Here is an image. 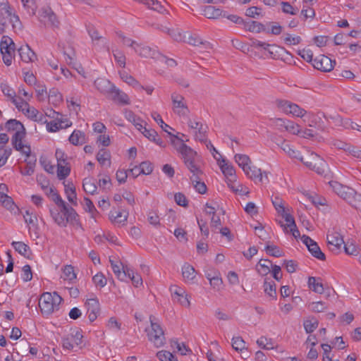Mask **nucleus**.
Masks as SVG:
<instances>
[{
	"label": "nucleus",
	"instance_id": "obj_52",
	"mask_svg": "<svg viewBox=\"0 0 361 361\" xmlns=\"http://www.w3.org/2000/svg\"><path fill=\"white\" fill-rule=\"evenodd\" d=\"M71 173L70 164H57V177L59 180H63L69 176Z\"/></svg>",
	"mask_w": 361,
	"mask_h": 361
},
{
	"label": "nucleus",
	"instance_id": "obj_62",
	"mask_svg": "<svg viewBox=\"0 0 361 361\" xmlns=\"http://www.w3.org/2000/svg\"><path fill=\"white\" fill-rule=\"evenodd\" d=\"M170 343L172 348L176 347L177 351L183 355H186L189 351H190L184 343H179L177 340H171Z\"/></svg>",
	"mask_w": 361,
	"mask_h": 361
},
{
	"label": "nucleus",
	"instance_id": "obj_17",
	"mask_svg": "<svg viewBox=\"0 0 361 361\" xmlns=\"http://www.w3.org/2000/svg\"><path fill=\"white\" fill-rule=\"evenodd\" d=\"M247 176L254 180L256 183H267L268 180L267 173L262 171V170L255 166H250L247 171H244Z\"/></svg>",
	"mask_w": 361,
	"mask_h": 361
},
{
	"label": "nucleus",
	"instance_id": "obj_18",
	"mask_svg": "<svg viewBox=\"0 0 361 361\" xmlns=\"http://www.w3.org/2000/svg\"><path fill=\"white\" fill-rule=\"evenodd\" d=\"M335 63L336 62L328 56L320 55L314 59L312 65L319 71L329 72L334 68Z\"/></svg>",
	"mask_w": 361,
	"mask_h": 361
},
{
	"label": "nucleus",
	"instance_id": "obj_22",
	"mask_svg": "<svg viewBox=\"0 0 361 361\" xmlns=\"http://www.w3.org/2000/svg\"><path fill=\"white\" fill-rule=\"evenodd\" d=\"M94 87L102 94L106 95L107 97L114 89L115 86L107 79L98 78L94 82Z\"/></svg>",
	"mask_w": 361,
	"mask_h": 361
},
{
	"label": "nucleus",
	"instance_id": "obj_3",
	"mask_svg": "<svg viewBox=\"0 0 361 361\" xmlns=\"http://www.w3.org/2000/svg\"><path fill=\"white\" fill-rule=\"evenodd\" d=\"M20 21L18 16L11 8L7 0H0V32L7 30H15L20 27Z\"/></svg>",
	"mask_w": 361,
	"mask_h": 361
},
{
	"label": "nucleus",
	"instance_id": "obj_31",
	"mask_svg": "<svg viewBox=\"0 0 361 361\" xmlns=\"http://www.w3.org/2000/svg\"><path fill=\"white\" fill-rule=\"evenodd\" d=\"M182 276L186 283H193L196 278L195 268L189 264H185L182 267Z\"/></svg>",
	"mask_w": 361,
	"mask_h": 361
},
{
	"label": "nucleus",
	"instance_id": "obj_58",
	"mask_svg": "<svg viewBox=\"0 0 361 361\" xmlns=\"http://www.w3.org/2000/svg\"><path fill=\"white\" fill-rule=\"evenodd\" d=\"M257 343L259 347L263 349L271 350L274 348V344L272 340L264 336H261L259 338H258Z\"/></svg>",
	"mask_w": 361,
	"mask_h": 361
},
{
	"label": "nucleus",
	"instance_id": "obj_26",
	"mask_svg": "<svg viewBox=\"0 0 361 361\" xmlns=\"http://www.w3.org/2000/svg\"><path fill=\"white\" fill-rule=\"evenodd\" d=\"M219 165L222 173L226 178V183L235 180V171L233 166L228 164L225 159H222Z\"/></svg>",
	"mask_w": 361,
	"mask_h": 361
},
{
	"label": "nucleus",
	"instance_id": "obj_47",
	"mask_svg": "<svg viewBox=\"0 0 361 361\" xmlns=\"http://www.w3.org/2000/svg\"><path fill=\"white\" fill-rule=\"evenodd\" d=\"M63 101L61 93L56 88H52L49 92V102L54 106L59 105Z\"/></svg>",
	"mask_w": 361,
	"mask_h": 361
},
{
	"label": "nucleus",
	"instance_id": "obj_30",
	"mask_svg": "<svg viewBox=\"0 0 361 361\" xmlns=\"http://www.w3.org/2000/svg\"><path fill=\"white\" fill-rule=\"evenodd\" d=\"M192 176L190 179L194 188L200 194H204L207 191V186L204 183L200 181V176L202 174V171L199 169V173H191Z\"/></svg>",
	"mask_w": 361,
	"mask_h": 361
},
{
	"label": "nucleus",
	"instance_id": "obj_23",
	"mask_svg": "<svg viewBox=\"0 0 361 361\" xmlns=\"http://www.w3.org/2000/svg\"><path fill=\"white\" fill-rule=\"evenodd\" d=\"M134 50L137 54H139L142 57L152 58L157 61L161 54L157 50L153 49L148 46H141L139 44H136V47H134Z\"/></svg>",
	"mask_w": 361,
	"mask_h": 361
},
{
	"label": "nucleus",
	"instance_id": "obj_50",
	"mask_svg": "<svg viewBox=\"0 0 361 361\" xmlns=\"http://www.w3.org/2000/svg\"><path fill=\"white\" fill-rule=\"evenodd\" d=\"M302 119L304 123L307 124L310 127H314L317 123V116L314 113L307 111L305 110V114L302 116H300Z\"/></svg>",
	"mask_w": 361,
	"mask_h": 361
},
{
	"label": "nucleus",
	"instance_id": "obj_9",
	"mask_svg": "<svg viewBox=\"0 0 361 361\" xmlns=\"http://www.w3.org/2000/svg\"><path fill=\"white\" fill-rule=\"evenodd\" d=\"M171 99L173 112L180 117H187L190 110L185 97L174 92L171 95Z\"/></svg>",
	"mask_w": 361,
	"mask_h": 361
},
{
	"label": "nucleus",
	"instance_id": "obj_8",
	"mask_svg": "<svg viewBox=\"0 0 361 361\" xmlns=\"http://www.w3.org/2000/svg\"><path fill=\"white\" fill-rule=\"evenodd\" d=\"M329 185L336 194L348 201L352 206L356 208L357 207V205L353 202V199L354 195H355L359 200H361V196L357 195L352 188L343 185L337 181H330L329 182Z\"/></svg>",
	"mask_w": 361,
	"mask_h": 361
},
{
	"label": "nucleus",
	"instance_id": "obj_1",
	"mask_svg": "<svg viewBox=\"0 0 361 361\" xmlns=\"http://www.w3.org/2000/svg\"><path fill=\"white\" fill-rule=\"evenodd\" d=\"M52 201L60 208L57 209H50V215L54 221L61 227H66L67 223L77 220L78 214L74 209L69 207L59 194H54Z\"/></svg>",
	"mask_w": 361,
	"mask_h": 361
},
{
	"label": "nucleus",
	"instance_id": "obj_12",
	"mask_svg": "<svg viewBox=\"0 0 361 361\" xmlns=\"http://www.w3.org/2000/svg\"><path fill=\"white\" fill-rule=\"evenodd\" d=\"M190 132L193 134L195 139L200 142H207V126L197 119L190 118L188 121Z\"/></svg>",
	"mask_w": 361,
	"mask_h": 361
},
{
	"label": "nucleus",
	"instance_id": "obj_21",
	"mask_svg": "<svg viewBox=\"0 0 361 361\" xmlns=\"http://www.w3.org/2000/svg\"><path fill=\"white\" fill-rule=\"evenodd\" d=\"M327 242L330 250L333 252H338L344 244L341 235L337 231H332L327 234Z\"/></svg>",
	"mask_w": 361,
	"mask_h": 361
},
{
	"label": "nucleus",
	"instance_id": "obj_60",
	"mask_svg": "<svg viewBox=\"0 0 361 361\" xmlns=\"http://www.w3.org/2000/svg\"><path fill=\"white\" fill-rule=\"evenodd\" d=\"M24 8L30 16L35 14L37 6L34 0H21Z\"/></svg>",
	"mask_w": 361,
	"mask_h": 361
},
{
	"label": "nucleus",
	"instance_id": "obj_61",
	"mask_svg": "<svg viewBox=\"0 0 361 361\" xmlns=\"http://www.w3.org/2000/svg\"><path fill=\"white\" fill-rule=\"evenodd\" d=\"M157 357L160 361H178L177 358L167 350H160L157 352Z\"/></svg>",
	"mask_w": 361,
	"mask_h": 361
},
{
	"label": "nucleus",
	"instance_id": "obj_25",
	"mask_svg": "<svg viewBox=\"0 0 361 361\" xmlns=\"http://www.w3.org/2000/svg\"><path fill=\"white\" fill-rule=\"evenodd\" d=\"M173 296L175 299H177L178 302L184 307H189L190 305L188 294L185 290L180 287L174 286L171 288Z\"/></svg>",
	"mask_w": 361,
	"mask_h": 361
},
{
	"label": "nucleus",
	"instance_id": "obj_20",
	"mask_svg": "<svg viewBox=\"0 0 361 361\" xmlns=\"http://www.w3.org/2000/svg\"><path fill=\"white\" fill-rule=\"evenodd\" d=\"M85 306L87 309L88 318L90 322H94L99 314V302L97 297L88 298L86 300Z\"/></svg>",
	"mask_w": 361,
	"mask_h": 361
},
{
	"label": "nucleus",
	"instance_id": "obj_48",
	"mask_svg": "<svg viewBox=\"0 0 361 361\" xmlns=\"http://www.w3.org/2000/svg\"><path fill=\"white\" fill-rule=\"evenodd\" d=\"M251 46L255 48H261L265 51H267L270 54H273L274 51L272 49L276 47L274 44H270L255 39H251Z\"/></svg>",
	"mask_w": 361,
	"mask_h": 361
},
{
	"label": "nucleus",
	"instance_id": "obj_7",
	"mask_svg": "<svg viewBox=\"0 0 361 361\" xmlns=\"http://www.w3.org/2000/svg\"><path fill=\"white\" fill-rule=\"evenodd\" d=\"M307 167L316 171L318 174H324L326 164L325 161L319 155L314 153H310L306 157H300L298 158Z\"/></svg>",
	"mask_w": 361,
	"mask_h": 361
},
{
	"label": "nucleus",
	"instance_id": "obj_39",
	"mask_svg": "<svg viewBox=\"0 0 361 361\" xmlns=\"http://www.w3.org/2000/svg\"><path fill=\"white\" fill-rule=\"evenodd\" d=\"M68 140L73 145H81L85 142V134L79 130H75Z\"/></svg>",
	"mask_w": 361,
	"mask_h": 361
},
{
	"label": "nucleus",
	"instance_id": "obj_14",
	"mask_svg": "<svg viewBox=\"0 0 361 361\" xmlns=\"http://www.w3.org/2000/svg\"><path fill=\"white\" fill-rule=\"evenodd\" d=\"M180 155L185 165L191 173H199L200 168L195 161L197 155L196 152L187 145L183 152L180 153Z\"/></svg>",
	"mask_w": 361,
	"mask_h": 361
},
{
	"label": "nucleus",
	"instance_id": "obj_40",
	"mask_svg": "<svg viewBox=\"0 0 361 361\" xmlns=\"http://www.w3.org/2000/svg\"><path fill=\"white\" fill-rule=\"evenodd\" d=\"M264 291L265 294L270 298L271 300H276V284L273 281H268L265 279L264 282Z\"/></svg>",
	"mask_w": 361,
	"mask_h": 361
},
{
	"label": "nucleus",
	"instance_id": "obj_57",
	"mask_svg": "<svg viewBox=\"0 0 361 361\" xmlns=\"http://www.w3.org/2000/svg\"><path fill=\"white\" fill-rule=\"evenodd\" d=\"M152 118L158 123V125L160 126V127L166 132L169 135H172L169 131V129H172L171 126H169L168 124L165 123L161 118L159 114L157 112H152L151 114Z\"/></svg>",
	"mask_w": 361,
	"mask_h": 361
},
{
	"label": "nucleus",
	"instance_id": "obj_5",
	"mask_svg": "<svg viewBox=\"0 0 361 361\" xmlns=\"http://www.w3.org/2000/svg\"><path fill=\"white\" fill-rule=\"evenodd\" d=\"M61 301L62 298L57 293H44L41 295L39 306L42 314L49 315L59 310Z\"/></svg>",
	"mask_w": 361,
	"mask_h": 361
},
{
	"label": "nucleus",
	"instance_id": "obj_43",
	"mask_svg": "<svg viewBox=\"0 0 361 361\" xmlns=\"http://www.w3.org/2000/svg\"><path fill=\"white\" fill-rule=\"evenodd\" d=\"M203 15L209 19H216L221 16L222 11L212 6H207L203 9Z\"/></svg>",
	"mask_w": 361,
	"mask_h": 361
},
{
	"label": "nucleus",
	"instance_id": "obj_41",
	"mask_svg": "<svg viewBox=\"0 0 361 361\" xmlns=\"http://www.w3.org/2000/svg\"><path fill=\"white\" fill-rule=\"evenodd\" d=\"M235 161L243 171H247L251 165V160L246 154H236L235 155Z\"/></svg>",
	"mask_w": 361,
	"mask_h": 361
},
{
	"label": "nucleus",
	"instance_id": "obj_45",
	"mask_svg": "<svg viewBox=\"0 0 361 361\" xmlns=\"http://www.w3.org/2000/svg\"><path fill=\"white\" fill-rule=\"evenodd\" d=\"M280 148L290 157L291 158H299V152L294 149L288 142L283 140L281 143L277 144Z\"/></svg>",
	"mask_w": 361,
	"mask_h": 361
},
{
	"label": "nucleus",
	"instance_id": "obj_32",
	"mask_svg": "<svg viewBox=\"0 0 361 361\" xmlns=\"http://www.w3.org/2000/svg\"><path fill=\"white\" fill-rule=\"evenodd\" d=\"M27 111V116L35 121L39 123H47L46 116L40 113L34 107H30L27 104V106L25 107V110Z\"/></svg>",
	"mask_w": 361,
	"mask_h": 361
},
{
	"label": "nucleus",
	"instance_id": "obj_54",
	"mask_svg": "<svg viewBox=\"0 0 361 361\" xmlns=\"http://www.w3.org/2000/svg\"><path fill=\"white\" fill-rule=\"evenodd\" d=\"M171 144L174 149L180 154L187 145H185L183 142V140L179 138L177 135H171Z\"/></svg>",
	"mask_w": 361,
	"mask_h": 361
},
{
	"label": "nucleus",
	"instance_id": "obj_16",
	"mask_svg": "<svg viewBox=\"0 0 361 361\" xmlns=\"http://www.w3.org/2000/svg\"><path fill=\"white\" fill-rule=\"evenodd\" d=\"M82 335L80 331H73L62 339L63 348L67 350H73L75 346L82 343Z\"/></svg>",
	"mask_w": 361,
	"mask_h": 361
},
{
	"label": "nucleus",
	"instance_id": "obj_46",
	"mask_svg": "<svg viewBox=\"0 0 361 361\" xmlns=\"http://www.w3.org/2000/svg\"><path fill=\"white\" fill-rule=\"evenodd\" d=\"M126 279L129 278L135 287H139L142 285V279L140 275L135 273L133 269L129 268L126 269Z\"/></svg>",
	"mask_w": 361,
	"mask_h": 361
},
{
	"label": "nucleus",
	"instance_id": "obj_33",
	"mask_svg": "<svg viewBox=\"0 0 361 361\" xmlns=\"http://www.w3.org/2000/svg\"><path fill=\"white\" fill-rule=\"evenodd\" d=\"M65 193L68 200L73 205L77 204V195L75 192V188L73 183L68 182L64 183Z\"/></svg>",
	"mask_w": 361,
	"mask_h": 361
},
{
	"label": "nucleus",
	"instance_id": "obj_35",
	"mask_svg": "<svg viewBox=\"0 0 361 361\" xmlns=\"http://www.w3.org/2000/svg\"><path fill=\"white\" fill-rule=\"evenodd\" d=\"M12 245L15 250L26 258H30L32 252L30 247L21 241H13Z\"/></svg>",
	"mask_w": 361,
	"mask_h": 361
},
{
	"label": "nucleus",
	"instance_id": "obj_36",
	"mask_svg": "<svg viewBox=\"0 0 361 361\" xmlns=\"http://www.w3.org/2000/svg\"><path fill=\"white\" fill-rule=\"evenodd\" d=\"M308 287L312 290L319 294H322L324 290L323 284L322 283V279L320 278H316L314 276L309 277Z\"/></svg>",
	"mask_w": 361,
	"mask_h": 361
},
{
	"label": "nucleus",
	"instance_id": "obj_44",
	"mask_svg": "<svg viewBox=\"0 0 361 361\" xmlns=\"http://www.w3.org/2000/svg\"><path fill=\"white\" fill-rule=\"evenodd\" d=\"M271 262L268 259H261L256 266L257 272L262 276H267L271 271Z\"/></svg>",
	"mask_w": 361,
	"mask_h": 361
},
{
	"label": "nucleus",
	"instance_id": "obj_24",
	"mask_svg": "<svg viewBox=\"0 0 361 361\" xmlns=\"http://www.w3.org/2000/svg\"><path fill=\"white\" fill-rule=\"evenodd\" d=\"M45 123L49 132H56L60 129L66 128L71 126V122L63 117L59 118V120L54 119L50 122L47 121Z\"/></svg>",
	"mask_w": 361,
	"mask_h": 361
},
{
	"label": "nucleus",
	"instance_id": "obj_2",
	"mask_svg": "<svg viewBox=\"0 0 361 361\" xmlns=\"http://www.w3.org/2000/svg\"><path fill=\"white\" fill-rule=\"evenodd\" d=\"M5 128L8 131H13L11 142L13 147L25 155L26 158L29 157L31 153L30 145L23 142L25 136V130L23 125L15 119H11L6 122Z\"/></svg>",
	"mask_w": 361,
	"mask_h": 361
},
{
	"label": "nucleus",
	"instance_id": "obj_63",
	"mask_svg": "<svg viewBox=\"0 0 361 361\" xmlns=\"http://www.w3.org/2000/svg\"><path fill=\"white\" fill-rule=\"evenodd\" d=\"M113 55L117 65L120 67L124 68L126 66V60L124 54L116 49L113 51Z\"/></svg>",
	"mask_w": 361,
	"mask_h": 361
},
{
	"label": "nucleus",
	"instance_id": "obj_11",
	"mask_svg": "<svg viewBox=\"0 0 361 361\" xmlns=\"http://www.w3.org/2000/svg\"><path fill=\"white\" fill-rule=\"evenodd\" d=\"M39 20L46 27L52 29L58 28L60 25L56 15L49 6H44L41 8L39 14Z\"/></svg>",
	"mask_w": 361,
	"mask_h": 361
},
{
	"label": "nucleus",
	"instance_id": "obj_10",
	"mask_svg": "<svg viewBox=\"0 0 361 361\" xmlns=\"http://www.w3.org/2000/svg\"><path fill=\"white\" fill-rule=\"evenodd\" d=\"M279 215L281 216L282 219L278 220V223L283 228L284 233H291L295 238L300 237V231L297 228L295 219L293 216L290 214L289 209Z\"/></svg>",
	"mask_w": 361,
	"mask_h": 361
},
{
	"label": "nucleus",
	"instance_id": "obj_49",
	"mask_svg": "<svg viewBox=\"0 0 361 361\" xmlns=\"http://www.w3.org/2000/svg\"><path fill=\"white\" fill-rule=\"evenodd\" d=\"M140 2L147 6L148 8L157 11L159 13H162L165 11V8L161 4V2L158 0H141Z\"/></svg>",
	"mask_w": 361,
	"mask_h": 361
},
{
	"label": "nucleus",
	"instance_id": "obj_42",
	"mask_svg": "<svg viewBox=\"0 0 361 361\" xmlns=\"http://www.w3.org/2000/svg\"><path fill=\"white\" fill-rule=\"evenodd\" d=\"M97 160L103 166H110L111 165V154L110 152L105 149H100L97 154Z\"/></svg>",
	"mask_w": 361,
	"mask_h": 361
},
{
	"label": "nucleus",
	"instance_id": "obj_55",
	"mask_svg": "<svg viewBox=\"0 0 361 361\" xmlns=\"http://www.w3.org/2000/svg\"><path fill=\"white\" fill-rule=\"evenodd\" d=\"M209 285L211 288L216 292H220L223 290L224 282L221 278V276H216L214 278H212L211 280L209 281Z\"/></svg>",
	"mask_w": 361,
	"mask_h": 361
},
{
	"label": "nucleus",
	"instance_id": "obj_38",
	"mask_svg": "<svg viewBox=\"0 0 361 361\" xmlns=\"http://www.w3.org/2000/svg\"><path fill=\"white\" fill-rule=\"evenodd\" d=\"M128 214L121 211H111L110 212V219L114 224H121L127 221Z\"/></svg>",
	"mask_w": 361,
	"mask_h": 361
},
{
	"label": "nucleus",
	"instance_id": "obj_34",
	"mask_svg": "<svg viewBox=\"0 0 361 361\" xmlns=\"http://www.w3.org/2000/svg\"><path fill=\"white\" fill-rule=\"evenodd\" d=\"M109 262L111 265V268L113 269L114 273L117 276V278L121 281H126V269L129 268L128 266H124L121 264V266L117 263L113 261L112 259H109Z\"/></svg>",
	"mask_w": 361,
	"mask_h": 361
},
{
	"label": "nucleus",
	"instance_id": "obj_53",
	"mask_svg": "<svg viewBox=\"0 0 361 361\" xmlns=\"http://www.w3.org/2000/svg\"><path fill=\"white\" fill-rule=\"evenodd\" d=\"M82 186L84 190L90 194H94L97 192V187L94 180L92 178H85L83 180Z\"/></svg>",
	"mask_w": 361,
	"mask_h": 361
},
{
	"label": "nucleus",
	"instance_id": "obj_29",
	"mask_svg": "<svg viewBox=\"0 0 361 361\" xmlns=\"http://www.w3.org/2000/svg\"><path fill=\"white\" fill-rule=\"evenodd\" d=\"M108 97L121 104H128L130 103L128 96L125 92L117 89L116 87L113 89V91Z\"/></svg>",
	"mask_w": 361,
	"mask_h": 361
},
{
	"label": "nucleus",
	"instance_id": "obj_15",
	"mask_svg": "<svg viewBox=\"0 0 361 361\" xmlns=\"http://www.w3.org/2000/svg\"><path fill=\"white\" fill-rule=\"evenodd\" d=\"M277 106L286 114H291L293 116H302L305 114V109L287 100L277 101Z\"/></svg>",
	"mask_w": 361,
	"mask_h": 361
},
{
	"label": "nucleus",
	"instance_id": "obj_56",
	"mask_svg": "<svg viewBox=\"0 0 361 361\" xmlns=\"http://www.w3.org/2000/svg\"><path fill=\"white\" fill-rule=\"evenodd\" d=\"M272 204L279 214L288 209L285 207V202L279 197H274L271 200Z\"/></svg>",
	"mask_w": 361,
	"mask_h": 361
},
{
	"label": "nucleus",
	"instance_id": "obj_37",
	"mask_svg": "<svg viewBox=\"0 0 361 361\" xmlns=\"http://www.w3.org/2000/svg\"><path fill=\"white\" fill-rule=\"evenodd\" d=\"M228 186L236 194L240 195H247L250 193L249 189L245 185L240 184L235 180L228 182Z\"/></svg>",
	"mask_w": 361,
	"mask_h": 361
},
{
	"label": "nucleus",
	"instance_id": "obj_6",
	"mask_svg": "<svg viewBox=\"0 0 361 361\" xmlns=\"http://www.w3.org/2000/svg\"><path fill=\"white\" fill-rule=\"evenodd\" d=\"M16 45L8 36H3L0 42V51L3 61L6 66H11L15 56Z\"/></svg>",
	"mask_w": 361,
	"mask_h": 361
},
{
	"label": "nucleus",
	"instance_id": "obj_27",
	"mask_svg": "<svg viewBox=\"0 0 361 361\" xmlns=\"http://www.w3.org/2000/svg\"><path fill=\"white\" fill-rule=\"evenodd\" d=\"M18 51L21 60L25 63L33 62L37 58L35 52L27 45L20 47Z\"/></svg>",
	"mask_w": 361,
	"mask_h": 361
},
{
	"label": "nucleus",
	"instance_id": "obj_13",
	"mask_svg": "<svg viewBox=\"0 0 361 361\" xmlns=\"http://www.w3.org/2000/svg\"><path fill=\"white\" fill-rule=\"evenodd\" d=\"M0 89L4 95L11 100L18 109L25 110V107L27 106V102L20 98H17L15 90L7 82H1Z\"/></svg>",
	"mask_w": 361,
	"mask_h": 361
},
{
	"label": "nucleus",
	"instance_id": "obj_4",
	"mask_svg": "<svg viewBox=\"0 0 361 361\" xmlns=\"http://www.w3.org/2000/svg\"><path fill=\"white\" fill-rule=\"evenodd\" d=\"M150 327L146 329L147 336L149 341H150L155 348H161L166 343L164 331L158 322V320L152 315L149 317Z\"/></svg>",
	"mask_w": 361,
	"mask_h": 361
},
{
	"label": "nucleus",
	"instance_id": "obj_59",
	"mask_svg": "<svg viewBox=\"0 0 361 361\" xmlns=\"http://www.w3.org/2000/svg\"><path fill=\"white\" fill-rule=\"evenodd\" d=\"M308 308L314 312H322L327 309V305L322 301L312 302L308 305Z\"/></svg>",
	"mask_w": 361,
	"mask_h": 361
},
{
	"label": "nucleus",
	"instance_id": "obj_19",
	"mask_svg": "<svg viewBox=\"0 0 361 361\" xmlns=\"http://www.w3.org/2000/svg\"><path fill=\"white\" fill-rule=\"evenodd\" d=\"M301 240L302 243L307 246L308 250L312 255V256L320 260L325 259L324 254L322 252L320 247L314 240H313L309 236L305 235L301 237Z\"/></svg>",
	"mask_w": 361,
	"mask_h": 361
},
{
	"label": "nucleus",
	"instance_id": "obj_28",
	"mask_svg": "<svg viewBox=\"0 0 361 361\" xmlns=\"http://www.w3.org/2000/svg\"><path fill=\"white\" fill-rule=\"evenodd\" d=\"M145 137L154 142L157 145L164 147L165 145L161 137H159L157 133L153 129H148L144 126L143 129L140 131Z\"/></svg>",
	"mask_w": 361,
	"mask_h": 361
},
{
	"label": "nucleus",
	"instance_id": "obj_64",
	"mask_svg": "<svg viewBox=\"0 0 361 361\" xmlns=\"http://www.w3.org/2000/svg\"><path fill=\"white\" fill-rule=\"evenodd\" d=\"M92 281L94 284L97 287H99L100 288L104 287L107 283L106 279L105 278L104 275L101 272H99L97 274H95L92 278Z\"/></svg>",
	"mask_w": 361,
	"mask_h": 361
},
{
	"label": "nucleus",
	"instance_id": "obj_51",
	"mask_svg": "<svg viewBox=\"0 0 361 361\" xmlns=\"http://www.w3.org/2000/svg\"><path fill=\"white\" fill-rule=\"evenodd\" d=\"M62 271L63 273L61 277L64 281L71 282L76 279V274L74 271V268L71 265L65 266Z\"/></svg>",
	"mask_w": 361,
	"mask_h": 361
}]
</instances>
